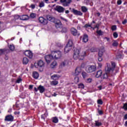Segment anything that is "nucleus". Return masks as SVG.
I'll list each match as a JSON object with an SVG mask.
<instances>
[{
  "mask_svg": "<svg viewBox=\"0 0 127 127\" xmlns=\"http://www.w3.org/2000/svg\"><path fill=\"white\" fill-rule=\"evenodd\" d=\"M61 2L63 3L64 6H68L72 2V0H61Z\"/></svg>",
  "mask_w": 127,
  "mask_h": 127,
  "instance_id": "obj_10",
  "label": "nucleus"
},
{
  "mask_svg": "<svg viewBox=\"0 0 127 127\" xmlns=\"http://www.w3.org/2000/svg\"><path fill=\"white\" fill-rule=\"evenodd\" d=\"M80 73H81V68L77 67L75 70L74 73H73V75H74V76H78Z\"/></svg>",
  "mask_w": 127,
  "mask_h": 127,
  "instance_id": "obj_15",
  "label": "nucleus"
},
{
  "mask_svg": "<svg viewBox=\"0 0 127 127\" xmlns=\"http://www.w3.org/2000/svg\"><path fill=\"white\" fill-rule=\"evenodd\" d=\"M65 13H69V10H66Z\"/></svg>",
  "mask_w": 127,
  "mask_h": 127,
  "instance_id": "obj_63",
  "label": "nucleus"
},
{
  "mask_svg": "<svg viewBox=\"0 0 127 127\" xmlns=\"http://www.w3.org/2000/svg\"><path fill=\"white\" fill-rule=\"evenodd\" d=\"M118 4H122V0H119L117 2Z\"/></svg>",
  "mask_w": 127,
  "mask_h": 127,
  "instance_id": "obj_53",
  "label": "nucleus"
},
{
  "mask_svg": "<svg viewBox=\"0 0 127 127\" xmlns=\"http://www.w3.org/2000/svg\"><path fill=\"white\" fill-rule=\"evenodd\" d=\"M98 113L99 114V115H102L103 114V111L99 110L98 111Z\"/></svg>",
  "mask_w": 127,
  "mask_h": 127,
  "instance_id": "obj_55",
  "label": "nucleus"
},
{
  "mask_svg": "<svg viewBox=\"0 0 127 127\" xmlns=\"http://www.w3.org/2000/svg\"><path fill=\"white\" fill-rule=\"evenodd\" d=\"M51 78L53 80H58L59 79V76L57 74H54L51 76Z\"/></svg>",
  "mask_w": 127,
  "mask_h": 127,
  "instance_id": "obj_26",
  "label": "nucleus"
},
{
  "mask_svg": "<svg viewBox=\"0 0 127 127\" xmlns=\"http://www.w3.org/2000/svg\"><path fill=\"white\" fill-rule=\"evenodd\" d=\"M57 65V63L56 61H54L51 64V68H54V67H56Z\"/></svg>",
  "mask_w": 127,
  "mask_h": 127,
  "instance_id": "obj_30",
  "label": "nucleus"
},
{
  "mask_svg": "<svg viewBox=\"0 0 127 127\" xmlns=\"http://www.w3.org/2000/svg\"><path fill=\"white\" fill-rule=\"evenodd\" d=\"M46 3H49V0H44Z\"/></svg>",
  "mask_w": 127,
  "mask_h": 127,
  "instance_id": "obj_56",
  "label": "nucleus"
},
{
  "mask_svg": "<svg viewBox=\"0 0 127 127\" xmlns=\"http://www.w3.org/2000/svg\"><path fill=\"white\" fill-rule=\"evenodd\" d=\"M24 54L25 56H27V57H29V58H32V52L30 51L27 50L24 52Z\"/></svg>",
  "mask_w": 127,
  "mask_h": 127,
  "instance_id": "obj_13",
  "label": "nucleus"
},
{
  "mask_svg": "<svg viewBox=\"0 0 127 127\" xmlns=\"http://www.w3.org/2000/svg\"><path fill=\"white\" fill-rule=\"evenodd\" d=\"M29 62L28 59L27 58H24L23 59V64H24L25 65H26Z\"/></svg>",
  "mask_w": 127,
  "mask_h": 127,
  "instance_id": "obj_28",
  "label": "nucleus"
},
{
  "mask_svg": "<svg viewBox=\"0 0 127 127\" xmlns=\"http://www.w3.org/2000/svg\"><path fill=\"white\" fill-rule=\"evenodd\" d=\"M33 77L34 79H38L39 77V74H38V72L34 71L33 72Z\"/></svg>",
  "mask_w": 127,
  "mask_h": 127,
  "instance_id": "obj_22",
  "label": "nucleus"
},
{
  "mask_svg": "<svg viewBox=\"0 0 127 127\" xmlns=\"http://www.w3.org/2000/svg\"><path fill=\"white\" fill-rule=\"evenodd\" d=\"M21 81H22V79H21V78L19 77L18 78H17V79L16 81V83H17L18 84H19V83H20V82H21Z\"/></svg>",
  "mask_w": 127,
  "mask_h": 127,
  "instance_id": "obj_38",
  "label": "nucleus"
},
{
  "mask_svg": "<svg viewBox=\"0 0 127 127\" xmlns=\"http://www.w3.org/2000/svg\"><path fill=\"white\" fill-rule=\"evenodd\" d=\"M6 51V50L4 49V50H0V55H1L2 54H3V53H4V52H5Z\"/></svg>",
  "mask_w": 127,
  "mask_h": 127,
  "instance_id": "obj_41",
  "label": "nucleus"
},
{
  "mask_svg": "<svg viewBox=\"0 0 127 127\" xmlns=\"http://www.w3.org/2000/svg\"><path fill=\"white\" fill-rule=\"evenodd\" d=\"M58 84V81L54 80L51 82V86H56Z\"/></svg>",
  "mask_w": 127,
  "mask_h": 127,
  "instance_id": "obj_29",
  "label": "nucleus"
},
{
  "mask_svg": "<svg viewBox=\"0 0 127 127\" xmlns=\"http://www.w3.org/2000/svg\"><path fill=\"white\" fill-rule=\"evenodd\" d=\"M52 55L54 59L55 60H58L62 57V52L60 51H53L52 52Z\"/></svg>",
  "mask_w": 127,
  "mask_h": 127,
  "instance_id": "obj_2",
  "label": "nucleus"
},
{
  "mask_svg": "<svg viewBox=\"0 0 127 127\" xmlns=\"http://www.w3.org/2000/svg\"><path fill=\"white\" fill-rule=\"evenodd\" d=\"M118 45H119L118 42H117L116 41H115L113 43V46H118Z\"/></svg>",
  "mask_w": 127,
  "mask_h": 127,
  "instance_id": "obj_42",
  "label": "nucleus"
},
{
  "mask_svg": "<svg viewBox=\"0 0 127 127\" xmlns=\"http://www.w3.org/2000/svg\"><path fill=\"white\" fill-rule=\"evenodd\" d=\"M102 126V123L99 121H95V126L96 127H101Z\"/></svg>",
  "mask_w": 127,
  "mask_h": 127,
  "instance_id": "obj_32",
  "label": "nucleus"
},
{
  "mask_svg": "<svg viewBox=\"0 0 127 127\" xmlns=\"http://www.w3.org/2000/svg\"><path fill=\"white\" fill-rule=\"evenodd\" d=\"M70 65H72V63L68 60H65L61 63L60 68H64L66 66H70Z\"/></svg>",
  "mask_w": 127,
  "mask_h": 127,
  "instance_id": "obj_4",
  "label": "nucleus"
},
{
  "mask_svg": "<svg viewBox=\"0 0 127 127\" xmlns=\"http://www.w3.org/2000/svg\"><path fill=\"white\" fill-rule=\"evenodd\" d=\"M81 9L83 12H86L88 10V9H87V8L85 6H82Z\"/></svg>",
  "mask_w": 127,
  "mask_h": 127,
  "instance_id": "obj_34",
  "label": "nucleus"
},
{
  "mask_svg": "<svg viewBox=\"0 0 127 127\" xmlns=\"http://www.w3.org/2000/svg\"><path fill=\"white\" fill-rule=\"evenodd\" d=\"M85 56H86V52L82 51L80 52L79 50H76L74 51L73 57V59L75 60H77L78 59H79V60H83Z\"/></svg>",
  "mask_w": 127,
  "mask_h": 127,
  "instance_id": "obj_1",
  "label": "nucleus"
},
{
  "mask_svg": "<svg viewBox=\"0 0 127 127\" xmlns=\"http://www.w3.org/2000/svg\"><path fill=\"white\" fill-rule=\"evenodd\" d=\"M97 33L98 34V35H103L104 32H103L101 30H98L97 31Z\"/></svg>",
  "mask_w": 127,
  "mask_h": 127,
  "instance_id": "obj_37",
  "label": "nucleus"
},
{
  "mask_svg": "<svg viewBox=\"0 0 127 127\" xmlns=\"http://www.w3.org/2000/svg\"><path fill=\"white\" fill-rule=\"evenodd\" d=\"M47 19H48V20H49L51 22H54V21H55V18H54L51 16H48Z\"/></svg>",
  "mask_w": 127,
  "mask_h": 127,
  "instance_id": "obj_23",
  "label": "nucleus"
},
{
  "mask_svg": "<svg viewBox=\"0 0 127 127\" xmlns=\"http://www.w3.org/2000/svg\"><path fill=\"white\" fill-rule=\"evenodd\" d=\"M71 49H72V48L66 46V47L64 48V53H65V54L68 53V52H69L70 51V50H71Z\"/></svg>",
  "mask_w": 127,
  "mask_h": 127,
  "instance_id": "obj_21",
  "label": "nucleus"
},
{
  "mask_svg": "<svg viewBox=\"0 0 127 127\" xmlns=\"http://www.w3.org/2000/svg\"><path fill=\"white\" fill-rule=\"evenodd\" d=\"M61 18L63 20H64L65 21H67V20H66L65 18H64L62 17H61Z\"/></svg>",
  "mask_w": 127,
  "mask_h": 127,
  "instance_id": "obj_58",
  "label": "nucleus"
},
{
  "mask_svg": "<svg viewBox=\"0 0 127 127\" xmlns=\"http://www.w3.org/2000/svg\"><path fill=\"white\" fill-rule=\"evenodd\" d=\"M103 75V71L102 70H98L97 71L96 74L95 75L96 78H100Z\"/></svg>",
  "mask_w": 127,
  "mask_h": 127,
  "instance_id": "obj_16",
  "label": "nucleus"
},
{
  "mask_svg": "<svg viewBox=\"0 0 127 127\" xmlns=\"http://www.w3.org/2000/svg\"><path fill=\"white\" fill-rule=\"evenodd\" d=\"M38 90L40 91V93H43L44 91H45V88H44V87L41 85H40L38 87Z\"/></svg>",
  "mask_w": 127,
  "mask_h": 127,
  "instance_id": "obj_20",
  "label": "nucleus"
},
{
  "mask_svg": "<svg viewBox=\"0 0 127 127\" xmlns=\"http://www.w3.org/2000/svg\"><path fill=\"white\" fill-rule=\"evenodd\" d=\"M98 88L99 90H102V86H98Z\"/></svg>",
  "mask_w": 127,
  "mask_h": 127,
  "instance_id": "obj_62",
  "label": "nucleus"
},
{
  "mask_svg": "<svg viewBox=\"0 0 127 127\" xmlns=\"http://www.w3.org/2000/svg\"><path fill=\"white\" fill-rule=\"evenodd\" d=\"M71 32L72 35H74V36H79L80 35V33L74 28H71Z\"/></svg>",
  "mask_w": 127,
  "mask_h": 127,
  "instance_id": "obj_12",
  "label": "nucleus"
},
{
  "mask_svg": "<svg viewBox=\"0 0 127 127\" xmlns=\"http://www.w3.org/2000/svg\"><path fill=\"white\" fill-rule=\"evenodd\" d=\"M44 5H45L44 2L41 1V2H40L39 3L40 7H44Z\"/></svg>",
  "mask_w": 127,
  "mask_h": 127,
  "instance_id": "obj_39",
  "label": "nucleus"
},
{
  "mask_svg": "<svg viewBox=\"0 0 127 127\" xmlns=\"http://www.w3.org/2000/svg\"><path fill=\"white\" fill-rule=\"evenodd\" d=\"M41 118L43 120H45V118H44V115H42Z\"/></svg>",
  "mask_w": 127,
  "mask_h": 127,
  "instance_id": "obj_61",
  "label": "nucleus"
},
{
  "mask_svg": "<svg viewBox=\"0 0 127 127\" xmlns=\"http://www.w3.org/2000/svg\"><path fill=\"white\" fill-rule=\"evenodd\" d=\"M85 70L87 72V73H93L96 71V66L95 65H87L85 64Z\"/></svg>",
  "mask_w": 127,
  "mask_h": 127,
  "instance_id": "obj_3",
  "label": "nucleus"
},
{
  "mask_svg": "<svg viewBox=\"0 0 127 127\" xmlns=\"http://www.w3.org/2000/svg\"><path fill=\"white\" fill-rule=\"evenodd\" d=\"M113 36L115 38H117L118 36V33L117 32H115L114 34H113Z\"/></svg>",
  "mask_w": 127,
  "mask_h": 127,
  "instance_id": "obj_47",
  "label": "nucleus"
},
{
  "mask_svg": "<svg viewBox=\"0 0 127 127\" xmlns=\"http://www.w3.org/2000/svg\"><path fill=\"white\" fill-rule=\"evenodd\" d=\"M55 10H57L58 12H64V8L61 6H56V7L55 8Z\"/></svg>",
  "mask_w": 127,
  "mask_h": 127,
  "instance_id": "obj_11",
  "label": "nucleus"
},
{
  "mask_svg": "<svg viewBox=\"0 0 127 127\" xmlns=\"http://www.w3.org/2000/svg\"><path fill=\"white\" fill-rule=\"evenodd\" d=\"M104 52H105V49H100L98 52V56L99 57H102L103 56V55H104Z\"/></svg>",
  "mask_w": 127,
  "mask_h": 127,
  "instance_id": "obj_19",
  "label": "nucleus"
},
{
  "mask_svg": "<svg viewBox=\"0 0 127 127\" xmlns=\"http://www.w3.org/2000/svg\"><path fill=\"white\" fill-rule=\"evenodd\" d=\"M72 12L75 14V15H82V13L80 11H78L76 9H73Z\"/></svg>",
  "mask_w": 127,
  "mask_h": 127,
  "instance_id": "obj_18",
  "label": "nucleus"
},
{
  "mask_svg": "<svg viewBox=\"0 0 127 127\" xmlns=\"http://www.w3.org/2000/svg\"><path fill=\"white\" fill-rule=\"evenodd\" d=\"M5 121L7 122H12L13 121V116L11 115H8L5 117Z\"/></svg>",
  "mask_w": 127,
  "mask_h": 127,
  "instance_id": "obj_14",
  "label": "nucleus"
},
{
  "mask_svg": "<svg viewBox=\"0 0 127 127\" xmlns=\"http://www.w3.org/2000/svg\"><path fill=\"white\" fill-rule=\"evenodd\" d=\"M45 64L44 63V62L43 61H39L38 62L35 63L34 64V66L35 68H38V69H40V68H43L44 67V65Z\"/></svg>",
  "mask_w": 127,
  "mask_h": 127,
  "instance_id": "obj_6",
  "label": "nucleus"
},
{
  "mask_svg": "<svg viewBox=\"0 0 127 127\" xmlns=\"http://www.w3.org/2000/svg\"><path fill=\"white\" fill-rule=\"evenodd\" d=\"M72 46H73V42L71 40H69L66 46H67L68 47H70V48H72Z\"/></svg>",
  "mask_w": 127,
  "mask_h": 127,
  "instance_id": "obj_27",
  "label": "nucleus"
},
{
  "mask_svg": "<svg viewBox=\"0 0 127 127\" xmlns=\"http://www.w3.org/2000/svg\"><path fill=\"white\" fill-rule=\"evenodd\" d=\"M112 30L113 31L117 29V26H113L111 28Z\"/></svg>",
  "mask_w": 127,
  "mask_h": 127,
  "instance_id": "obj_48",
  "label": "nucleus"
},
{
  "mask_svg": "<svg viewBox=\"0 0 127 127\" xmlns=\"http://www.w3.org/2000/svg\"><path fill=\"white\" fill-rule=\"evenodd\" d=\"M34 90L36 92H37V91L38 90V88L37 89L36 87H35Z\"/></svg>",
  "mask_w": 127,
  "mask_h": 127,
  "instance_id": "obj_60",
  "label": "nucleus"
},
{
  "mask_svg": "<svg viewBox=\"0 0 127 127\" xmlns=\"http://www.w3.org/2000/svg\"><path fill=\"white\" fill-rule=\"evenodd\" d=\"M9 49L11 51H14V49H15V47H14V45L13 44H10L8 46Z\"/></svg>",
  "mask_w": 127,
  "mask_h": 127,
  "instance_id": "obj_24",
  "label": "nucleus"
},
{
  "mask_svg": "<svg viewBox=\"0 0 127 127\" xmlns=\"http://www.w3.org/2000/svg\"><path fill=\"white\" fill-rule=\"evenodd\" d=\"M127 19H125V20H124L123 21V24H126V23H127Z\"/></svg>",
  "mask_w": 127,
  "mask_h": 127,
  "instance_id": "obj_54",
  "label": "nucleus"
},
{
  "mask_svg": "<svg viewBox=\"0 0 127 127\" xmlns=\"http://www.w3.org/2000/svg\"><path fill=\"white\" fill-rule=\"evenodd\" d=\"M90 51L91 52H96V48H91V49H90Z\"/></svg>",
  "mask_w": 127,
  "mask_h": 127,
  "instance_id": "obj_46",
  "label": "nucleus"
},
{
  "mask_svg": "<svg viewBox=\"0 0 127 127\" xmlns=\"http://www.w3.org/2000/svg\"><path fill=\"white\" fill-rule=\"evenodd\" d=\"M59 25H61V22L59 20L58 23H56V27L58 28L59 27Z\"/></svg>",
  "mask_w": 127,
  "mask_h": 127,
  "instance_id": "obj_44",
  "label": "nucleus"
},
{
  "mask_svg": "<svg viewBox=\"0 0 127 127\" xmlns=\"http://www.w3.org/2000/svg\"><path fill=\"white\" fill-rule=\"evenodd\" d=\"M82 76L83 78H86V77H87V76H88V75L87 74V73H86L85 72H82Z\"/></svg>",
  "mask_w": 127,
  "mask_h": 127,
  "instance_id": "obj_36",
  "label": "nucleus"
},
{
  "mask_svg": "<svg viewBox=\"0 0 127 127\" xmlns=\"http://www.w3.org/2000/svg\"><path fill=\"white\" fill-rule=\"evenodd\" d=\"M45 59L47 64H50V63H51V61H52V60H53V59H54L53 58L52 54H51V55L46 56L45 57Z\"/></svg>",
  "mask_w": 127,
  "mask_h": 127,
  "instance_id": "obj_8",
  "label": "nucleus"
},
{
  "mask_svg": "<svg viewBox=\"0 0 127 127\" xmlns=\"http://www.w3.org/2000/svg\"><path fill=\"white\" fill-rule=\"evenodd\" d=\"M39 21L40 23L43 24L44 25H46V24L48 23V21H47V20H46V19L44 18L43 17H40L39 18Z\"/></svg>",
  "mask_w": 127,
  "mask_h": 127,
  "instance_id": "obj_9",
  "label": "nucleus"
},
{
  "mask_svg": "<svg viewBox=\"0 0 127 127\" xmlns=\"http://www.w3.org/2000/svg\"><path fill=\"white\" fill-rule=\"evenodd\" d=\"M124 119L125 120H127V114L125 115V116H124Z\"/></svg>",
  "mask_w": 127,
  "mask_h": 127,
  "instance_id": "obj_59",
  "label": "nucleus"
},
{
  "mask_svg": "<svg viewBox=\"0 0 127 127\" xmlns=\"http://www.w3.org/2000/svg\"><path fill=\"white\" fill-rule=\"evenodd\" d=\"M15 19H20V20H28L29 16L27 15H22L21 16L16 15L15 16Z\"/></svg>",
  "mask_w": 127,
  "mask_h": 127,
  "instance_id": "obj_7",
  "label": "nucleus"
},
{
  "mask_svg": "<svg viewBox=\"0 0 127 127\" xmlns=\"http://www.w3.org/2000/svg\"><path fill=\"white\" fill-rule=\"evenodd\" d=\"M106 72L103 74V79H108V77H109V74H112L113 73V70L110 69L109 66H108L105 68Z\"/></svg>",
  "mask_w": 127,
  "mask_h": 127,
  "instance_id": "obj_5",
  "label": "nucleus"
},
{
  "mask_svg": "<svg viewBox=\"0 0 127 127\" xmlns=\"http://www.w3.org/2000/svg\"><path fill=\"white\" fill-rule=\"evenodd\" d=\"M104 40H106V41H107L108 42H109L110 41V39L109 38H108V37H105L104 38Z\"/></svg>",
  "mask_w": 127,
  "mask_h": 127,
  "instance_id": "obj_51",
  "label": "nucleus"
},
{
  "mask_svg": "<svg viewBox=\"0 0 127 127\" xmlns=\"http://www.w3.org/2000/svg\"><path fill=\"white\" fill-rule=\"evenodd\" d=\"M125 127H127V121L125 123Z\"/></svg>",
  "mask_w": 127,
  "mask_h": 127,
  "instance_id": "obj_64",
  "label": "nucleus"
},
{
  "mask_svg": "<svg viewBox=\"0 0 127 127\" xmlns=\"http://www.w3.org/2000/svg\"><path fill=\"white\" fill-rule=\"evenodd\" d=\"M97 103H98V104H99V105H102L103 104V101L101 99L98 100L97 101Z\"/></svg>",
  "mask_w": 127,
  "mask_h": 127,
  "instance_id": "obj_45",
  "label": "nucleus"
},
{
  "mask_svg": "<svg viewBox=\"0 0 127 127\" xmlns=\"http://www.w3.org/2000/svg\"><path fill=\"white\" fill-rule=\"evenodd\" d=\"M98 61H99V62H102V61H103V58L102 57H98Z\"/></svg>",
  "mask_w": 127,
  "mask_h": 127,
  "instance_id": "obj_50",
  "label": "nucleus"
},
{
  "mask_svg": "<svg viewBox=\"0 0 127 127\" xmlns=\"http://www.w3.org/2000/svg\"><path fill=\"white\" fill-rule=\"evenodd\" d=\"M87 82L88 83H91L92 82V79L91 78H88L87 80Z\"/></svg>",
  "mask_w": 127,
  "mask_h": 127,
  "instance_id": "obj_52",
  "label": "nucleus"
},
{
  "mask_svg": "<svg viewBox=\"0 0 127 127\" xmlns=\"http://www.w3.org/2000/svg\"><path fill=\"white\" fill-rule=\"evenodd\" d=\"M108 66H109V70H112L114 71V69H115V67H116V64L113 62H111V67L110 66V64H107V67Z\"/></svg>",
  "mask_w": 127,
  "mask_h": 127,
  "instance_id": "obj_17",
  "label": "nucleus"
},
{
  "mask_svg": "<svg viewBox=\"0 0 127 127\" xmlns=\"http://www.w3.org/2000/svg\"><path fill=\"white\" fill-rule=\"evenodd\" d=\"M36 13H32L30 14V17L31 18H35V17H36Z\"/></svg>",
  "mask_w": 127,
  "mask_h": 127,
  "instance_id": "obj_31",
  "label": "nucleus"
},
{
  "mask_svg": "<svg viewBox=\"0 0 127 127\" xmlns=\"http://www.w3.org/2000/svg\"><path fill=\"white\" fill-rule=\"evenodd\" d=\"M30 7L32 9H34V8H35V5L32 4L30 5Z\"/></svg>",
  "mask_w": 127,
  "mask_h": 127,
  "instance_id": "obj_49",
  "label": "nucleus"
},
{
  "mask_svg": "<svg viewBox=\"0 0 127 127\" xmlns=\"http://www.w3.org/2000/svg\"><path fill=\"white\" fill-rule=\"evenodd\" d=\"M79 77L76 76L74 78V82L75 83H79Z\"/></svg>",
  "mask_w": 127,
  "mask_h": 127,
  "instance_id": "obj_35",
  "label": "nucleus"
},
{
  "mask_svg": "<svg viewBox=\"0 0 127 127\" xmlns=\"http://www.w3.org/2000/svg\"><path fill=\"white\" fill-rule=\"evenodd\" d=\"M98 67H99V68H101L102 67V64L99 63Z\"/></svg>",
  "mask_w": 127,
  "mask_h": 127,
  "instance_id": "obj_57",
  "label": "nucleus"
},
{
  "mask_svg": "<svg viewBox=\"0 0 127 127\" xmlns=\"http://www.w3.org/2000/svg\"><path fill=\"white\" fill-rule=\"evenodd\" d=\"M83 42H88V35L84 34L83 38Z\"/></svg>",
  "mask_w": 127,
  "mask_h": 127,
  "instance_id": "obj_25",
  "label": "nucleus"
},
{
  "mask_svg": "<svg viewBox=\"0 0 127 127\" xmlns=\"http://www.w3.org/2000/svg\"><path fill=\"white\" fill-rule=\"evenodd\" d=\"M123 109H124V110H125V111H127V103H125L124 104Z\"/></svg>",
  "mask_w": 127,
  "mask_h": 127,
  "instance_id": "obj_43",
  "label": "nucleus"
},
{
  "mask_svg": "<svg viewBox=\"0 0 127 127\" xmlns=\"http://www.w3.org/2000/svg\"><path fill=\"white\" fill-rule=\"evenodd\" d=\"M84 84L83 83H80L78 84V88H81V89H84Z\"/></svg>",
  "mask_w": 127,
  "mask_h": 127,
  "instance_id": "obj_40",
  "label": "nucleus"
},
{
  "mask_svg": "<svg viewBox=\"0 0 127 127\" xmlns=\"http://www.w3.org/2000/svg\"><path fill=\"white\" fill-rule=\"evenodd\" d=\"M53 123H55V124L58 123V119L56 117L53 118Z\"/></svg>",
  "mask_w": 127,
  "mask_h": 127,
  "instance_id": "obj_33",
  "label": "nucleus"
}]
</instances>
